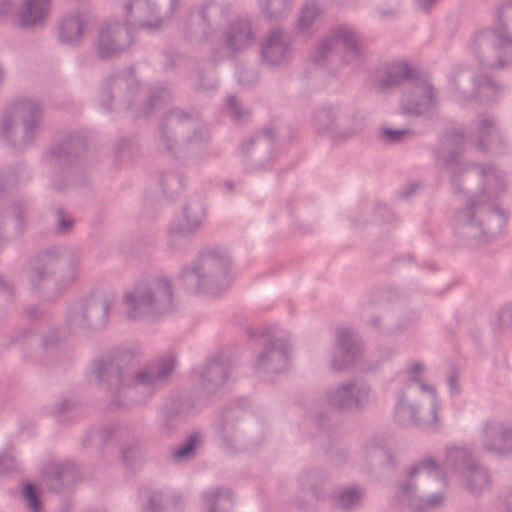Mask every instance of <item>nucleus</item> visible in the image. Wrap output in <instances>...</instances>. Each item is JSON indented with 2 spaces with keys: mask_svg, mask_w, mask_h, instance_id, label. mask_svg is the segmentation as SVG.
Here are the masks:
<instances>
[{
  "mask_svg": "<svg viewBox=\"0 0 512 512\" xmlns=\"http://www.w3.org/2000/svg\"><path fill=\"white\" fill-rule=\"evenodd\" d=\"M202 443L203 434L198 430L193 431L187 439L173 451V460L175 462H186L193 459L196 456L197 447Z\"/></svg>",
  "mask_w": 512,
  "mask_h": 512,
  "instance_id": "nucleus-46",
  "label": "nucleus"
},
{
  "mask_svg": "<svg viewBox=\"0 0 512 512\" xmlns=\"http://www.w3.org/2000/svg\"><path fill=\"white\" fill-rule=\"evenodd\" d=\"M412 380L418 383V387L421 391H429L431 393V419L427 420L419 416V404L414 402L411 397V393L416 389L409 386L398 395L394 411L395 421L403 426L415 425L422 428L431 427V430L435 431L440 423L438 414L440 407L436 398V391L434 388L421 383L416 377Z\"/></svg>",
  "mask_w": 512,
  "mask_h": 512,
  "instance_id": "nucleus-12",
  "label": "nucleus"
},
{
  "mask_svg": "<svg viewBox=\"0 0 512 512\" xmlns=\"http://www.w3.org/2000/svg\"><path fill=\"white\" fill-rule=\"evenodd\" d=\"M444 504V494L441 492L434 493L426 498L420 499V507L417 508L418 512H423L429 509L438 508Z\"/></svg>",
  "mask_w": 512,
  "mask_h": 512,
  "instance_id": "nucleus-58",
  "label": "nucleus"
},
{
  "mask_svg": "<svg viewBox=\"0 0 512 512\" xmlns=\"http://www.w3.org/2000/svg\"><path fill=\"white\" fill-rule=\"evenodd\" d=\"M229 16V7L214 1L203 4L188 18V33L201 41L214 39L222 20Z\"/></svg>",
  "mask_w": 512,
  "mask_h": 512,
  "instance_id": "nucleus-17",
  "label": "nucleus"
},
{
  "mask_svg": "<svg viewBox=\"0 0 512 512\" xmlns=\"http://www.w3.org/2000/svg\"><path fill=\"white\" fill-rule=\"evenodd\" d=\"M54 215L55 232L59 235L70 234L73 231L76 222L74 216L62 207L55 208Z\"/></svg>",
  "mask_w": 512,
  "mask_h": 512,
  "instance_id": "nucleus-54",
  "label": "nucleus"
},
{
  "mask_svg": "<svg viewBox=\"0 0 512 512\" xmlns=\"http://www.w3.org/2000/svg\"><path fill=\"white\" fill-rule=\"evenodd\" d=\"M226 110L232 120L238 123L245 121L250 116V109L244 106L235 95L228 96L226 100Z\"/></svg>",
  "mask_w": 512,
  "mask_h": 512,
  "instance_id": "nucleus-56",
  "label": "nucleus"
},
{
  "mask_svg": "<svg viewBox=\"0 0 512 512\" xmlns=\"http://www.w3.org/2000/svg\"><path fill=\"white\" fill-rule=\"evenodd\" d=\"M365 128V116L356 108L340 111L333 144L339 145L359 136Z\"/></svg>",
  "mask_w": 512,
  "mask_h": 512,
  "instance_id": "nucleus-31",
  "label": "nucleus"
},
{
  "mask_svg": "<svg viewBox=\"0 0 512 512\" xmlns=\"http://www.w3.org/2000/svg\"><path fill=\"white\" fill-rule=\"evenodd\" d=\"M205 218L206 212L203 205L194 201L185 205L179 218L172 223L195 235L200 230Z\"/></svg>",
  "mask_w": 512,
  "mask_h": 512,
  "instance_id": "nucleus-42",
  "label": "nucleus"
},
{
  "mask_svg": "<svg viewBox=\"0 0 512 512\" xmlns=\"http://www.w3.org/2000/svg\"><path fill=\"white\" fill-rule=\"evenodd\" d=\"M199 113L196 110H184L179 107L169 109L161 122L159 133V146L168 153L175 150V143L189 128H193Z\"/></svg>",
  "mask_w": 512,
  "mask_h": 512,
  "instance_id": "nucleus-18",
  "label": "nucleus"
},
{
  "mask_svg": "<svg viewBox=\"0 0 512 512\" xmlns=\"http://www.w3.org/2000/svg\"><path fill=\"white\" fill-rule=\"evenodd\" d=\"M159 185L163 195L169 199L175 198L184 189L183 177L176 170L162 172L159 178Z\"/></svg>",
  "mask_w": 512,
  "mask_h": 512,
  "instance_id": "nucleus-49",
  "label": "nucleus"
},
{
  "mask_svg": "<svg viewBox=\"0 0 512 512\" xmlns=\"http://www.w3.org/2000/svg\"><path fill=\"white\" fill-rule=\"evenodd\" d=\"M456 480L462 490L474 497H480L489 491L491 486L490 474L480 463L460 474Z\"/></svg>",
  "mask_w": 512,
  "mask_h": 512,
  "instance_id": "nucleus-35",
  "label": "nucleus"
},
{
  "mask_svg": "<svg viewBox=\"0 0 512 512\" xmlns=\"http://www.w3.org/2000/svg\"><path fill=\"white\" fill-rule=\"evenodd\" d=\"M453 85L465 99L479 98L493 101L504 91V85L487 74L475 75L466 67L457 69L452 77Z\"/></svg>",
  "mask_w": 512,
  "mask_h": 512,
  "instance_id": "nucleus-15",
  "label": "nucleus"
},
{
  "mask_svg": "<svg viewBox=\"0 0 512 512\" xmlns=\"http://www.w3.org/2000/svg\"><path fill=\"white\" fill-rule=\"evenodd\" d=\"M315 424L323 432H329L335 427V423L328 412L318 413L315 417Z\"/></svg>",
  "mask_w": 512,
  "mask_h": 512,
  "instance_id": "nucleus-60",
  "label": "nucleus"
},
{
  "mask_svg": "<svg viewBox=\"0 0 512 512\" xmlns=\"http://www.w3.org/2000/svg\"><path fill=\"white\" fill-rule=\"evenodd\" d=\"M18 469L16 459L9 454L0 456V475L8 474Z\"/></svg>",
  "mask_w": 512,
  "mask_h": 512,
  "instance_id": "nucleus-61",
  "label": "nucleus"
},
{
  "mask_svg": "<svg viewBox=\"0 0 512 512\" xmlns=\"http://www.w3.org/2000/svg\"><path fill=\"white\" fill-rule=\"evenodd\" d=\"M475 144L482 152L499 154L506 146V140L499 130L496 119L488 114L480 116L476 122Z\"/></svg>",
  "mask_w": 512,
  "mask_h": 512,
  "instance_id": "nucleus-27",
  "label": "nucleus"
},
{
  "mask_svg": "<svg viewBox=\"0 0 512 512\" xmlns=\"http://www.w3.org/2000/svg\"><path fill=\"white\" fill-rule=\"evenodd\" d=\"M139 89L140 85L135 75V69L129 67L104 80L99 94L100 104L105 110L111 111L114 103L115 109L118 111L131 110L134 117L146 118L171 98L170 90L166 86H157L151 89L145 103L138 105Z\"/></svg>",
  "mask_w": 512,
  "mask_h": 512,
  "instance_id": "nucleus-4",
  "label": "nucleus"
},
{
  "mask_svg": "<svg viewBox=\"0 0 512 512\" xmlns=\"http://www.w3.org/2000/svg\"><path fill=\"white\" fill-rule=\"evenodd\" d=\"M194 234L186 232L180 226L171 223L167 235V247L172 252H183L187 249Z\"/></svg>",
  "mask_w": 512,
  "mask_h": 512,
  "instance_id": "nucleus-51",
  "label": "nucleus"
},
{
  "mask_svg": "<svg viewBox=\"0 0 512 512\" xmlns=\"http://www.w3.org/2000/svg\"><path fill=\"white\" fill-rule=\"evenodd\" d=\"M0 295H2L6 301L13 299V285L2 277H0Z\"/></svg>",
  "mask_w": 512,
  "mask_h": 512,
  "instance_id": "nucleus-64",
  "label": "nucleus"
},
{
  "mask_svg": "<svg viewBox=\"0 0 512 512\" xmlns=\"http://www.w3.org/2000/svg\"><path fill=\"white\" fill-rule=\"evenodd\" d=\"M478 463L466 446H453L446 449L444 467L455 478Z\"/></svg>",
  "mask_w": 512,
  "mask_h": 512,
  "instance_id": "nucleus-40",
  "label": "nucleus"
},
{
  "mask_svg": "<svg viewBox=\"0 0 512 512\" xmlns=\"http://www.w3.org/2000/svg\"><path fill=\"white\" fill-rule=\"evenodd\" d=\"M468 138L458 129L447 131L436 151V165L450 175L455 192L469 190L473 179L479 184L476 195L467 198L454 216V235L466 245L491 241L504 229L506 214L497 201L507 187L505 173L490 163H465L461 159Z\"/></svg>",
  "mask_w": 512,
  "mask_h": 512,
  "instance_id": "nucleus-1",
  "label": "nucleus"
},
{
  "mask_svg": "<svg viewBox=\"0 0 512 512\" xmlns=\"http://www.w3.org/2000/svg\"><path fill=\"white\" fill-rule=\"evenodd\" d=\"M276 133L272 125H266L251 137L242 141L240 152L246 165L263 168L271 159Z\"/></svg>",
  "mask_w": 512,
  "mask_h": 512,
  "instance_id": "nucleus-19",
  "label": "nucleus"
},
{
  "mask_svg": "<svg viewBox=\"0 0 512 512\" xmlns=\"http://www.w3.org/2000/svg\"><path fill=\"white\" fill-rule=\"evenodd\" d=\"M365 453L370 459L374 457L387 456L389 462H392V457L382 447L372 444L371 446L366 447Z\"/></svg>",
  "mask_w": 512,
  "mask_h": 512,
  "instance_id": "nucleus-62",
  "label": "nucleus"
},
{
  "mask_svg": "<svg viewBox=\"0 0 512 512\" xmlns=\"http://www.w3.org/2000/svg\"><path fill=\"white\" fill-rule=\"evenodd\" d=\"M86 20L82 13L64 15L58 25V39L62 44L75 45L82 37Z\"/></svg>",
  "mask_w": 512,
  "mask_h": 512,
  "instance_id": "nucleus-41",
  "label": "nucleus"
},
{
  "mask_svg": "<svg viewBox=\"0 0 512 512\" xmlns=\"http://www.w3.org/2000/svg\"><path fill=\"white\" fill-rule=\"evenodd\" d=\"M85 147L84 136L79 132H69L47 151L45 161L51 170L50 186L54 191L62 192L70 185L75 165Z\"/></svg>",
  "mask_w": 512,
  "mask_h": 512,
  "instance_id": "nucleus-10",
  "label": "nucleus"
},
{
  "mask_svg": "<svg viewBox=\"0 0 512 512\" xmlns=\"http://www.w3.org/2000/svg\"><path fill=\"white\" fill-rule=\"evenodd\" d=\"M366 489L360 485L342 486L330 494L331 505L343 512H352L362 506Z\"/></svg>",
  "mask_w": 512,
  "mask_h": 512,
  "instance_id": "nucleus-38",
  "label": "nucleus"
},
{
  "mask_svg": "<svg viewBox=\"0 0 512 512\" xmlns=\"http://www.w3.org/2000/svg\"><path fill=\"white\" fill-rule=\"evenodd\" d=\"M139 497L142 501V512H161L163 495L159 490L149 487L140 490Z\"/></svg>",
  "mask_w": 512,
  "mask_h": 512,
  "instance_id": "nucleus-53",
  "label": "nucleus"
},
{
  "mask_svg": "<svg viewBox=\"0 0 512 512\" xmlns=\"http://www.w3.org/2000/svg\"><path fill=\"white\" fill-rule=\"evenodd\" d=\"M207 512H231L234 505L233 493L228 488L215 487L203 495Z\"/></svg>",
  "mask_w": 512,
  "mask_h": 512,
  "instance_id": "nucleus-45",
  "label": "nucleus"
},
{
  "mask_svg": "<svg viewBox=\"0 0 512 512\" xmlns=\"http://www.w3.org/2000/svg\"><path fill=\"white\" fill-rule=\"evenodd\" d=\"M43 104L32 98L18 99L12 113L0 124V136L15 151L30 147L36 140L43 120Z\"/></svg>",
  "mask_w": 512,
  "mask_h": 512,
  "instance_id": "nucleus-8",
  "label": "nucleus"
},
{
  "mask_svg": "<svg viewBox=\"0 0 512 512\" xmlns=\"http://www.w3.org/2000/svg\"><path fill=\"white\" fill-rule=\"evenodd\" d=\"M340 109L328 105L317 109L313 115V126L319 135L328 136L333 143Z\"/></svg>",
  "mask_w": 512,
  "mask_h": 512,
  "instance_id": "nucleus-43",
  "label": "nucleus"
},
{
  "mask_svg": "<svg viewBox=\"0 0 512 512\" xmlns=\"http://www.w3.org/2000/svg\"><path fill=\"white\" fill-rule=\"evenodd\" d=\"M413 131L410 129H391L385 127L382 129V137L389 143H399L406 136L412 135Z\"/></svg>",
  "mask_w": 512,
  "mask_h": 512,
  "instance_id": "nucleus-59",
  "label": "nucleus"
},
{
  "mask_svg": "<svg viewBox=\"0 0 512 512\" xmlns=\"http://www.w3.org/2000/svg\"><path fill=\"white\" fill-rule=\"evenodd\" d=\"M112 149L115 159L121 160L135 156L139 151V143L134 136H121L116 139Z\"/></svg>",
  "mask_w": 512,
  "mask_h": 512,
  "instance_id": "nucleus-52",
  "label": "nucleus"
},
{
  "mask_svg": "<svg viewBox=\"0 0 512 512\" xmlns=\"http://www.w3.org/2000/svg\"><path fill=\"white\" fill-rule=\"evenodd\" d=\"M178 7L179 0H127L123 11L125 24L113 20L100 27L95 42L97 55L108 60L128 52L133 44V29L159 31Z\"/></svg>",
  "mask_w": 512,
  "mask_h": 512,
  "instance_id": "nucleus-3",
  "label": "nucleus"
},
{
  "mask_svg": "<svg viewBox=\"0 0 512 512\" xmlns=\"http://www.w3.org/2000/svg\"><path fill=\"white\" fill-rule=\"evenodd\" d=\"M293 54L292 39L281 28L271 29L260 45V58L264 65L276 68L286 65Z\"/></svg>",
  "mask_w": 512,
  "mask_h": 512,
  "instance_id": "nucleus-22",
  "label": "nucleus"
},
{
  "mask_svg": "<svg viewBox=\"0 0 512 512\" xmlns=\"http://www.w3.org/2000/svg\"><path fill=\"white\" fill-rule=\"evenodd\" d=\"M132 358L133 354L129 350H123L92 363L91 372L96 381L113 391L110 400L113 408L146 403L156 390L166 384L176 366V359L168 356L129 376L127 361Z\"/></svg>",
  "mask_w": 512,
  "mask_h": 512,
  "instance_id": "nucleus-2",
  "label": "nucleus"
},
{
  "mask_svg": "<svg viewBox=\"0 0 512 512\" xmlns=\"http://www.w3.org/2000/svg\"><path fill=\"white\" fill-rule=\"evenodd\" d=\"M22 498L28 512H43V505L38 490L33 483L23 485Z\"/></svg>",
  "mask_w": 512,
  "mask_h": 512,
  "instance_id": "nucleus-55",
  "label": "nucleus"
},
{
  "mask_svg": "<svg viewBox=\"0 0 512 512\" xmlns=\"http://www.w3.org/2000/svg\"><path fill=\"white\" fill-rule=\"evenodd\" d=\"M67 327H51L41 337L40 349L46 365L58 360L60 351L67 340Z\"/></svg>",
  "mask_w": 512,
  "mask_h": 512,
  "instance_id": "nucleus-39",
  "label": "nucleus"
},
{
  "mask_svg": "<svg viewBox=\"0 0 512 512\" xmlns=\"http://www.w3.org/2000/svg\"><path fill=\"white\" fill-rule=\"evenodd\" d=\"M362 352L363 341L356 332L349 328L338 329L335 351L331 359L332 369L342 371L352 367Z\"/></svg>",
  "mask_w": 512,
  "mask_h": 512,
  "instance_id": "nucleus-25",
  "label": "nucleus"
},
{
  "mask_svg": "<svg viewBox=\"0 0 512 512\" xmlns=\"http://www.w3.org/2000/svg\"><path fill=\"white\" fill-rule=\"evenodd\" d=\"M291 3L292 0H259V7L265 19L276 21L289 12Z\"/></svg>",
  "mask_w": 512,
  "mask_h": 512,
  "instance_id": "nucleus-50",
  "label": "nucleus"
},
{
  "mask_svg": "<svg viewBox=\"0 0 512 512\" xmlns=\"http://www.w3.org/2000/svg\"><path fill=\"white\" fill-rule=\"evenodd\" d=\"M30 175L22 164H17L14 167L8 168L0 173V197L11 187L26 182Z\"/></svg>",
  "mask_w": 512,
  "mask_h": 512,
  "instance_id": "nucleus-48",
  "label": "nucleus"
},
{
  "mask_svg": "<svg viewBox=\"0 0 512 512\" xmlns=\"http://www.w3.org/2000/svg\"><path fill=\"white\" fill-rule=\"evenodd\" d=\"M110 304L107 300L84 299L74 303L67 314L66 325L70 333L97 331L106 326Z\"/></svg>",
  "mask_w": 512,
  "mask_h": 512,
  "instance_id": "nucleus-14",
  "label": "nucleus"
},
{
  "mask_svg": "<svg viewBox=\"0 0 512 512\" xmlns=\"http://www.w3.org/2000/svg\"><path fill=\"white\" fill-rule=\"evenodd\" d=\"M184 421V414L181 404L177 401H171L164 404L159 411L156 425V431L160 438L168 439L175 436Z\"/></svg>",
  "mask_w": 512,
  "mask_h": 512,
  "instance_id": "nucleus-34",
  "label": "nucleus"
},
{
  "mask_svg": "<svg viewBox=\"0 0 512 512\" xmlns=\"http://www.w3.org/2000/svg\"><path fill=\"white\" fill-rule=\"evenodd\" d=\"M371 398V386L360 380L339 383L326 392L329 407L341 413L362 412Z\"/></svg>",
  "mask_w": 512,
  "mask_h": 512,
  "instance_id": "nucleus-13",
  "label": "nucleus"
},
{
  "mask_svg": "<svg viewBox=\"0 0 512 512\" xmlns=\"http://www.w3.org/2000/svg\"><path fill=\"white\" fill-rule=\"evenodd\" d=\"M428 471L429 474L438 477L441 476V467L432 457H427L411 466L407 472V478L400 481L395 491L394 498L402 506H406L414 511L420 507L421 496L417 493V485L414 482L420 471Z\"/></svg>",
  "mask_w": 512,
  "mask_h": 512,
  "instance_id": "nucleus-21",
  "label": "nucleus"
},
{
  "mask_svg": "<svg viewBox=\"0 0 512 512\" xmlns=\"http://www.w3.org/2000/svg\"><path fill=\"white\" fill-rule=\"evenodd\" d=\"M122 460L130 465L141 455V442L134 441L131 444L124 445L121 449Z\"/></svg>",
  "mask_w": 512,
  "mask_h": 512,
  "instance_id": "nucleus-57",
  "label": "nucleus"
},
{
  "mask_svg": "<svg viewBox=\"0 0 512 512\" xmlns=\"http://www.w3.org/2000/svg\"><path fill=\"white\" fill-rule=\"evenodd\" d=\"M341 53L346 64H358L364 57L365 50L358 32L349 26H339L324 38L317 46L314 62L325 67L332 56Z\"/></svg>",
  "mask_w": 512,
  "mask_h": 512,
  "instance_id": "nucleus-11",
  "label": "nucleus"
},
{
  "mask_svg": "<svg viewBox=\"0 0 512 512\" xmlns=\"http://www.w3.org/2000/svg\"><path fill=\"white\" fill-rule=\"evenodd\" d=\"M78 473L75 465L70 461H51L45 465L42 478L51 491L59 492L76 482Z\"/></svg>",
  "mask_w": 512,
  "mask_h": 512,
  "instance_id": "nucleus-28",
  "label": "nucleus"
},
{
  "mask_svg": "<svg viewBox=\"0 0 512 512\" xmlns=\"http://www.w3.org/2000/svg\"><path fill=\"white\" fill-rule=\"evenodd\" d=\"M497 19L498 27L478 33L471 48L482 66L503 69L512 65V2L498 7Z\"/></svg>",
  "mask_w": 512,
  "mask_h": 512,
  "instance_id": "nucleus-7",
  "label": "nucleus"
},
{
  "mask_svg": "<svg viewBox=\"0 0 512 512\" xmlns=\"http://www.w3.org/2000/svg\"><path fill=\"white\" fill-rule=\"evenodd\" d=\"M27 204L14 202L4 212H0V243L4 244L19 237L25 224Z\"/></svg>",
  "mask_w": 512,
  "mask_h": 512,
  "instance_id": "nucleus-29",
  "label": "nucleus"
},
{
  "mask_svg": "<svg viewBox=\"0 0 512 512\" xmlns=\"http://www.w3.org/2000/svg\"><path fill=\"white\" fill-rule=\"evenodd\" d=\"M481 446L495 456L512 453V427L499 420H488L481 429Z\"/></svg>",
  "mask_w": 512,
  "mask_h": 512,
  "instance_id": "nucleus-26",
  "label": "nucleus"
},
{
  "mask_svg": "<svg viewBox=\"0 0 512 512\" xmlns=\"http://www.w3.org/2000/svg\"><path fill=\"white\" fill-rule=\"evenodd\" d=\"M222 59V51L220 49H216L211 53L208 59L212 68L208 69L205 62H198L195 64L193 71L189 75V79L195 90L208 92L217 88L218 81L215 77L214 67Z\"/></svg>",
  "mask_w": 512,
  "mask_h": 512,
  "instance_id": "nucleus-33",
  "label": "nucleus"
},
{
  "mask_svg": "<svg viewBox=\"0 0 512 512\" xmlns=\"http://www.w3.org/2000/svg\"><path fill=\"white\" fill-rule=\"evenodd\" d=\"M210 140V131L198 115L193 128H189L188 132L183 134L179 142L175 143V150L169 151L168 154L179 158L186 153L202 150L209 144Z\"/></svg>",
  "mask_w": 512,
  "mask_h": 512,
  "instance_id": "nucleus-32",
  "label": "nucleus"
},
{
  "mask_svg": "<svg viewBox=\"0 0 512 512\" xmlns=\"http://www.w3.org/2000/svg\"><path fill=\"white\" fill-rule=\"evenodd\" d=\"M50 6V0H24L18 12L19 24L30 29L42 28Z\"/></svg>",
  "mask_w": 512,
  "mask_h": 512,
  "instance_id": "nucleus-36",
  "label": "nucleus"
},
{
  "mask_svg": "<svg viewBox=\"0 0 512 512\" xmlns=\"http://www.w3.org/2000/svg\"><path fill=\"white\" fill-rule=\"evenodd\" d=\"M123 304L131 321H155L169 315L177 307L172 280L166 275L142 280L124 294Z\"/></svg>",
  "mask_w": 512,
  "mask_h": 512,
  "instance_id": "nucleus-5",
  "label": "nucleus"
},
{
  "mask_svg": "<svg viewBox=\"0 0 512 512\" xmlns=\"http://www.w3.org/2000/svg\"><path fill=\"white\" fill-rule=\"evenodd\" d=\"M229 376V363L223 358L207 361L199 371V385L207 394H214L226 383Z\"/></svg>",
  "mask_w": 512,
  "mask_h": 512,
  "instance_id": "nucleus-30",
  "label": "nucleus"
},
{
  "mask_svg": "<svg viewBox=\"0 0 512 512\" xmlns=\"http://www.w3.org/2000/svg\"><path fill=\"white\" fill-rule=\"evenodd\" d=\"M418 78L407 61L395 60L385 65L383 75L377 79V85L382 90H388L407 80H413L414 83Z\"/></svg>",
  "mask_w": 512,
  "mask_h": 512,
  "instance_id": "nucleus-37",
  "label": "nucleus"
},
{
  "mask_svg": "<svg viewBox=\"0 0 512 512\" xmlns=\"http://www.w3.org/2000/svg\"><path fill=\"white\" fill-rule=\"evenodd\" d=\"M73 409V404L68 400L59 401L53 410V415L55 417H61L65 413L70 412Z\"/></svg>",
  "mask_w": 512,
  "mask_h": 512,
  "instance_id": "nucleus-63",
  "label": "nucleus"
},
{
  "mask_svg": "<svg viewBox=\"0 0 512 512\" xmlns=\"http://www.w3.org/2000/svg\"><path fill=\"white\" fill-rule=\"evenodd\" d=\"M290 345L285 338L267 342L256 357L254 370L260 374H278L288 367Z\"/></svg>",
  "mask_w": 512,
  "mask_h": 512,
  "instance_id": "nucleus-24",
  "label": "nucleus"
},
{
  "mask_svg": "<svg viewBox=\"0 0 512 512\" xmlns=\"http://www.w3.org/2000/svg\"><path fill=\"white\" fill-rule=\"evenodd\" d=\"M75 262L62 249L39 253L31 263L30 282L35 290L56 293L75 279Z\"/></svg>",
  "mask_w": 512,
  "mask_h": 512,
  "instance_id": "nucleus-9",
  "label": "nucleus"
},
{
  "mask_svg": "<svg viewBox=\"0 0 512 512\" xmlns=\"http://www.w3.org/2000/svg\"><path fill=\"white\" fill-rule=\"evenodd\" d=\"M322 14V8L318 1H306L300 11L297 21V29L301 33L308 32L314 25L315 21L319 19Z\"/></svg>",
  "mask_w": 512,
  "mask_h": 512,
  "instance_id": "nucleus-47",
  "label": "nucleus"
},
{
  "mask_svg": "<svg viewBox=\"0 0 512 512\" xmlns=\"http://www.w3.org/2000/svg\"><path fill=\"white\" fill-rule=\"evenodd\" d=\"M232 261L222 249H207L181 268L179 280L191 292L210 296L226 291L232 281Z\"/></svg>",
  "mask_w": 512,
  "mask_h": 512,
  "instance_id": "nucleus-6",
  "label": "nucleus"
},
{
  "mask_svg": "<svg viewBox=\"0 0 512 512\" xmlns=\"http://www.w3.org/2000/svg\"><path fill=\"white\" fill-rule=\"evenodd\" d=\"M400 111L406 116L433 120L438 112V93L432 82L422 77L415 79L412 90L400 104Z\"/></svg>",
  "mask_w": 512,
  "mask_h": 512,
  "instance_id": "nucleus-16",
  "label": "nucleus"
},
{
  "mask_svg": "<svg viewBox=\"0 0 512 512\" xmlns=\"http://www.w3.org/2000/svg\"><path fill=\"white\" fill-rule=\"evenodd\" d=\"M256 32L251 19L237 17L223 29L220 44L232 57L242 54L254 44Z\"/></svg>",
  "mask_w": 512,
  "mask_h": 512,
  "instance_id": "nucleus-23",
  "label": "nucleus"
},
{
  "mask_svg": "<svg viewBox=\"0 0 512 512\" xmlns=\"http://www.w3.org/2000/svg\"><path fill=\"white\" fill-rule=\"evenodd\" d=\"M243 415L241 408H229L213 424L217 435L228 447L248 449L257 445V441L241 429Z\"/></svg>",
  "mask_w": 512,
  "mask_h": 512,
  "instance_id": "nucleus-20",
  "label": "nucleus"
},
{
  "mask_svg": "<svg viewBox=\"0 0 512 512\" xmlns=\"http://www.w3.org/2000/svg\"><path fill=\"white\" fill-rule=\"evenodd\" d=\"M299 484L301 489L309 491L316 500H322L327 494L328 477L324 470L312 468L303 472Z\"/></svg>",
  "mask_w": 512,
  "mask_h": 512,
  "instance_id": "nucleus-44",
  "label": "nucleus"
}]
</instances>
